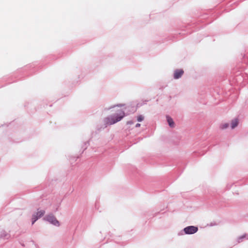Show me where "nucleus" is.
<instances>
[{
  "mask_svg": "<svg viewBox=\"0 0 248 248\" xmlns=\"http://www.w3.org/2000/svg\"><path fill=\"white\" fill-rule=\"evenodd\" d=\"M125 116L124 111L119 110L113 115L108 117L104 119V123L108 125H111L120 121Z\"/></svg>",
  "mask_w": 248,
  "mask_h": 248,
  "instance_id": "1",
  "label": "nucleus"
},
{
  "mask_svg": "<svg viewBox=\"0 0 248 248\" xmlns=\"http://www.w3.org/2000/svg\"><path fill=\"white\" fill-rule=\"evenodd\" d=\"M44 219L56 226H59L60 225L59 222L57 220L56 217L52 215L46 216L44 218Z\"/></svg>",
  "mask_w": 248,
  "mask_h": 248,
  "instance_id": "2",
  "label": "nucleus"
},
{
  "mask_svg": "<svg viewBox=\"0 0 248 248\" xmlns=\"http://www.w3.org/2000/svg\"><path fill=\"white\" fill-rule=\"evenodd\" d=\"M198 230V227L193 226L186 227L184 229V231L185 232V233L188 234H193L196 232Z\"/></svg>",
  "mask_w": 248,
  "mask_h": 248,
  "instance_id": "3",
  "label": "nucleus"
},
{
  "mask_svg": "<svg viewBox=\"0 0 248 248\" xmlns=\"http://www.w3.org/2000/svg\"><path fill=\"white\" fill-rule=\"evenodd\" d=\"M184 74V71L182 69H177L174 73V78L178 79L181 77Z\"/></svg>",
  "mask_w": 248,
  "mask_h": 248,
  "instance_id": "4",
  "label": "nucleus"
},
{
  "mask_svg": "<svg viewBox=\"0 0 248 248\" xmlns=\"http://www.w3.org/2000/svg\"><path fill=\"white\" fill-rule=\"evenodd\" d=\"M167 121L168 122L169 125L171 127H173L174 126V123L173 120L172 119V118H171L169 116H167Z\"/></svg>",
  "mask_w": 248,
  "mask_h": 248,
  "instance_id": "5",
  "label": "nucleus"
},
{
  "mask_svg": "<svg viewBox=\"0 0 248 248\" xmlns=\"http://www.w3.org/2000/svg\"><path fill=\"white\" fill-rule=\"evenodd\" d=\"M238 120L237 119L233 120L232 121V123H231L232 128L233 129L235 127H236L237 126V125H238Z\"/></svg>",
  "mask_w": 248,
  "mask_h": 248,
  "instance_id": "6",
  "label": "nucleus"
},
{
  "mask_svg": "<svg viewBox=\"0 0 248 248\" xmlns=\"http://www.w3.org/2000/svg\"><path fill=\"white\" fill-rule=\"evenodd\" d=\"M45 214V211L44 210H40L39 211H38L36 214V215L37 216H38V217H41L42 216H43Z\"/></svg>",
  "mask_w": 248,
  "mask_h": 248,
  "instance_id": "7",
  "label": "nucleus"
},
{
  "mask_svg": "<svg viewBox=\"0 0 248 248\" xmlns=\"http://www.w3.org/2000/svg\"><path fill=\"white\" fill-rule=\"evenodd\" d=\"M39 217H38V216H37L35 215H33L32 216V224H33L34 223V222L38 219Z\"/></svg>",
  "mask_w": 248,
  "mask_h": 248,
  "instance_id": "8",
  "label": "nucleus"
},
{
  "mask_svg": "<svg viewBox=\"0 0 248 248\" xmlns=\"http://www.w3.org/2000/svg\"><path fill=\"white\" fill-rule=\"evenodd\" d=\"M229 126V124H222L221 125H220V128L222 129H225V128H226L228 127Z\"/></svg>",
  "mask_w": 248,
  "mask_h": 248,
  "instance_id": "9",
  "label": "nucleus"
},
{
  "mask_svg": "<svg viewBox=\"0 0 248 248\" xmlns=\"http://www.w3.org/2000/svg\"><path fill=\"white\" fill-rule=\"evenodd\" d=\"M144 119V117L142 115H139L137 117V120L139 122H141Z\"/></svg>",
  "mask_w": 248,
  "mask_h": 248,
  "instance_id": "10",
  "label": "nucleus"
},
{
  "mask_svg": "<svg viewBox=\"0 0 248 248\" xmlns=\"http://www.w3.org/2000/svg\"><path fill=\"white\" fill-rule=\"evenodd\" d=\"M140 124H136V127H140Z\"/></svg>",
  "mask_w": 248,
  "mask_h": 248,
  "instance_id": "11",
  "label": "nucleus"
},
{
  "mask_svg": "<svg viewBox=\"0 0 248 248\" xmlns=\"http://www.w3.org/2000/svg\"><path fill=\"white\" fill-rule=\"evenodd\" d=\"M117 106H118V107H123V106H124V104L117 105Z\"/></svg>",
  "mask_w": 248,
  "mask_h": 248,
  "instance_id": "12",
  "label": "nucleus"
}]
</instances>
